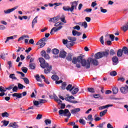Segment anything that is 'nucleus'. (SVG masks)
<instances>
[{"label": "nucleus", "instance_id": "09e8293b", "mask_svg": "<svg viewBox=\"0 0 128 128\" xmlns=\"http://www.w3.org/2000/svg\"><path fill=\"white\" fill-rule=\"evenodd\" d=\"M22 70L23 72H24V74H26V72H28V68L23 67L22 68Z\"/></svg>", "mask_w": 128, "mask_h": 128}, {"label": "nucleus", "instance_id": "338daca9", "mask_svg": "<svg viewBox=\"0 0 128 128\" xmlns=\"http://www.w3.org/2000/svg\"><path fill=\"white\" fill-rule=\"evenodd\" d=\"M0 30H6V26L4 25H0Z\"/></svg>", "mask_w": 128, "mask_h": 128}, {"label": "nucleus", "instance_id": "8fccbe9b", "mask_svg": "<svg viewBox=\"0 0 128 128\" xmlns=\"http://www.w3.org/2000/svg\"><path fill=\"white\" fill-rule=\"evenodd\" d=\"M79 122L82 124H86V121L84 119L80 118L79 120Z\"/></svg>", "mask_w": 128, "mask_h": 128}, {"label": "nucleus", "instance_id": "473e14b6", "mask_svg": "<svg viewBox=\"0 0 128 128\" xmlns=\"http://www.w3.org/2000/svg\"><path fill=\"white\" fill-rule=\"evenodd\" d=\"M107 36H108L109 37V38L110 39L111 42H114V35L112 34H110Z\"/></svg>", "mask_w": 128, "mask_h": 128}, {"label": "nucleus", "instance_id": "0eeeda50", "mask_svg": "<svg viewBox=\"0 0 128 128\" xmlns=\"http://www.w3.org/2000/svg\"><path fill=\"white\" fill-rule=\"evenodd\" d=\"M58 112L59 114H64V116H68V118H70L71 115L70 112V110H68V109H65L64 110H59Z\"/></svg>", "mask_w": 128, "mask_h": 128}, {"label": "nucleus", "instance_id": "0e129e2a", "mask_svg": "<svg viewBox=\"0 0 128 128\" xmlns=\"http://www.w3.org/2000/svg\"><path fill=\"white\" fill-rule=\"evenodd\" d=\"M118 80H120V82H124L125 79L123 77L118 78Z\"/></svg>", "mask_w": 128, "mask_h": 128}, {"label": "nucleus", "instance_id": "7ed1b4c3", "mask_svg": "<svg viewBox=\"0 0 128 128\" xmlns=\"http://www.w3.org/2000/svg\"><path fill=\"white\" fill-rule=\"evenodd\" d=\"M78 4V2L74 1L71 3V8H70L69 6H63L62 8L64 10H65V12H74V10H76V8Z\"/></svg>", "mask_w": 128, "mask_h": 128}, {"label": "nucleus", "instance_id": "423d86ee", "mask_svg": "<svg viewBox=\"0 0 128 128\" xmlns=\"http://www.w3.org/2000/svg\"><path fill=\"white\" fill-rule=\"evenodd\" d=\"M108 56V52H98L95 54L94 58L97 60L99 58H104V56Z\"/></svg>", "mask_w": 128, "mask_h": 128}, {"label": "nucleus", "instance_id": "7c9ffc66", "mask_svg": "<svg viewBox=\"0 0 128 128\" xmlns=\"http://www.w3.org/2000/svg\"><path fill=\"white\" fill-rule=\"evenodd\" d=\"M122 50L123 52H124V54H128V48L124 46L122 48Z\"/></svg>", "mask_w": 128, "mask_h": 128}, {"label": "nucleus", "instance_id": "dca6fc26", "mask_svg": "<svg viewBox=\"0 0 128 128\" xmlns=\"http://www.w3.org/2000/svg\"><path fill=\"white\" fill-rule=\"evenodd\" d=\"M80 112V108H76L71 110V113L72 114H76V112Z\"/></svg>", "mask_w": 128, "mask_h": 128}, {"label": "nucleus", "instance_id": "58836bf2", "mask_svg": "<svg viewBox=\"0 0 128 128\" xmlns=\"http://www.w3.org/2000/svg\"><path fill=\"white\" fill-rule=\"evenodd\" d=\"M2 118H8V116H10V114H8V113L7 112H4L2 114Z\"/></svg>", "mask_w": 128, "mask_h": 128}, {"label": "nucleus", "instance_id": "a878e982", "mask_svg": "<svg viewBox=\"0 0 128 128\" xmlns=\"http://www.w3.org/2000/svg\"><path fill=\"white\" fill-rule=\"evenodd\" d=\"M12 96L18 98H22V94L14 93L12 94Z\"/></svg>", "mask_w": 128, "mask_h": 128}, {"label": "nucleus", "instance_id": "c9c22d12", "mask_svg": "<svg viewBox=\"0 0 128 128\" xmlns=\"http://www.w3.org/2000/svg\"><path fill=\"white\" fill-rule=\"evenodd\" d=\"M22 79L24 80V84H30V80H28V78H22Z\"/></svg>", "mask_w": 128, "mask_h": 128}, {"label": "nucleus", "instance_id": "603ef678", "mask_svg": "<svg viewBox=\"0 0 128 128\" xmlns=\"http://www.w3.org/2000/svg\"><path fill=\"white\" fill-rule=\"evenodd\" d=\"M40 104H46V102H48V100H46L40 99L39 101Z\"/></svg>", "mask_w": 128, "mask_h": 128}, {"label": "nucleus", "instance_id": "79ce46f5", "mask_svg": "<svg viewBox=\"0 0 128 128\" xmlns=\"http://www.w3.org/2000/svg\"><path fill=\"white\" fill-rule=\"evenodd\" d=\"M52 80H58V76L56 75H53L52 76Z\"/></svg>", "mask_w": 128, "mask_h": 128}, {"label": "nucleus", "instance_id": "3c124183", "mask_svg": "<svg viewBox=\"0 0 128 128\" xmlns=\"http://www.w3.org/2000/svg\"><path fill=\"white\" fill-rule=\"evenodd\" d=\"M82 26H84V28H88V23L86 22H84L82 23Z\"/></svg>", "mask_w": 128, "mask_h": 128}, {"label": "nucleus", "instance_id": "39448f33", "mask_svg": "<svg viewBox=\"0 0 128 128\" xmlns=\"http://www.w3.org/2000/svg\"><path fill=\"white\" fill-rule=\"evenodd\" d=\"M60 20H61V22H66L64 15H62L61 18L60 17V16H57L53 18H50L49 22H58Z\"/></svg>", "mask_w": 128, "mask_h": 128}, {"label": "nucleus", "instance_id": "4468645a", "mask_svg": "<svg viewBox=\"0 0 128 128\" xmlns=\"http://www.w3.org/2000/svg\"><path fill=\"white\" fill-rule=\"evenodd\" d=\"M72 34L74 36H80V34H82V33L80 32H78L76 30H73L72 31Z\"/></svg>", "mask_w": 128, "mask_h": 128}, {"label": "nucleus", "instance_id": "5701e85b", "mask_svg": "<svg viewBox=\"0 0 128 128\" xmlns=\"http://www.w3.org/2000/svg\"><path fill=\"white\" fill-rule=\"evenodd\" d=\"M71 100H74V98L73 96H67L65 98V100H66L67 102H72Z\"/></svg>", "mask_w": 128, "mask_h": 128}, {"label": "nucleus", "instance_id": "cd10ccee", "mask_svg": "<svg viewBox=\"0 0 128 128\" xmlns=\"http://www.w3.org/2000/svg\"><path fill=\"white\" fill-rule=\"evenodd\" d=\"M10 78H12V80H18V78L16 76V74H10L9 76Z\"/></svg>", "mask_w": 128, "mask_h": 128}, {"label": "nucleus", "instance_id": "20e7f679", "mask_svg": "<svg viewBox=\"0 0 128 128\" xmlns=\"http://www.w3.org/2000/svg\"><path fill=\"white\" fill-rule=\"evenodd\" d=\"M60 24H62V22H58L55 24L54 26L56 27H54L51 30V31L50 32L51 35L54 34L52 32H58V30H60L62 28V25Z\"/></svg>", "mask_w": 128, "mask_h": 128}, {"label": "nucleus", "instance_id": "a211bd4d", "mask_svg": "<svg viewBox=\"0 0 128 128\" xmlns=\"http://www.w3.org/2000/svg\"><path fill=\"white\" fill-rule=\"evenodd\" d=\"M74 88V86H72V85L70 84L66 88V90H69L70 92H72V90Z\"/></svg>", "mask_w": 128, "mask_h": 128}, {"label": "nucleus", "instance_id": "ea45409f", "mask_svg": "<svg viewBox=\"0 0 128 128\" xmlns=\"http://www.w3.org/2000/svg\"><path fill=\"white\" fill-rule=\"evenodd\" d=\"M2 122H3L4 124L2 126V128L4 126H6L8 124H10V121H6V120H4L2 121Z\"/></svg>", "mask_w": 128, "mask_h": 128}, {"label": "nucleus", "instance_id": "9d476101", "mask_svg": "<svg viewBox=\"0 0 128 128\" xmlns=\"http://www.w3.org/2000/svg\"><path fill=\"white\" fill-rule=\"evenodd\" d=\"M42 56H44L46 60H50V55L46 54V52L44 50L41 52Z\"/></svg>", "mask_w": 128, "mask_h": 128}, {"label": "nucleus", "instance_id": "2f4dec72", "mask_svg": "<svg viewBox=\"0 0 128 128\" xmlns=\"http://www.w3.org/2000/svg\"><path fill=\"white\" fill-rule=\"evenodd\" d=\"M112 92L114 94H116L118 92V88L116 87H114L112 88Z\"/></svg>", "mask_w": 128, "mask_h": 128}, {"label": "nucleus", "instance_id": "4c0bfd02", "mask_svg": "<svg viewBox=\"0 0 128 128\" xmlns=\"http://www.w3.org/2000/svg\"><path fill=\"white\" fill-rule=\"evenodd\" d=\"M68 40H70V42H76V38L74 37L69 36V37H68Z\"/></svg>", "mask_w": 128, "mask_h": 128}, {"label": "nucleus", "instance_id": "774afa93", "mask_svg": "<svg viewBox=\"0 0 128 128\" xmlns=\"http://www.w3.org/2000/svg\"><path fill=\"white\" fill-rule=\"evenodd\" d=\"M115 52H114V50H110V56H114V54Z\"/></svg>", "mask_w": 128, "mask_h": 128}, {"label": "nucleus", "instance_id": "49530a36", "mask_svg": "<svg viewBox=\"0 0 128 128\" xmlns=\"http://www.w3.org/2000/svg\"><path fill=\"white\" fill-rule=\"evenodd\" d=\"M14 84H11V85L9 86L8 88H6V90H12V88H14Z\"/></svg>", "mask_w": 128, "mask_h": 128}, {"label": "nucleus", "instance_id": "864d4df0", "mask_svg": "<svg viewBox=\"0 0 128 128\" xmlns=\"http://www.w3.org/2000/svg\"><path fill=\"white\" fill-rule=\"evenodd\" d=\"M14 39V36H11L8 37L6 38V40L5 41V44H6L8 42H9L10 40H13Z\"/></svg>", "mask_w": 128, "mask_h": 128}, {"label": "nucleus", "instance_id": "bb28decb", "mask_svg": "<svg viewBox=\"0 0 128 128\" xmlns=\"http://www.w3.org/2000/svg\"><path fill=\"white\" fill-rule=\"evenodd\" d=\"M46 42V38H44L40 40L38 42H37L36 44H40L42 42Z\"/></svg>", "mask_w": 128, "mask_h": 128}, {"label": "nucleus", "instance_id": "f3484780", "mask_svg": "<svg viewBox=\"0 0 128 128\" xmlns=\"http://www.w3.org/2000/svg\"><path fill=\"white\" fill-rule=\"evenodd\" d=\"M112 60L114 62V64H117L118 62V57L116 56H114L112 58Z\"/></svg>", "mask_w": 128, "mask_h": 128}, {"label": "nucleus", "instance_id": "6e6d98bb", "mask_svg": "<svg viewBox=\"0 0 128 128\" xmlns=\"http://www.w3.org/2000/svg\"><path fill=\"white\" fill-rule=\"evenodd\" d=\"M62 42L64 44H68V42H70V41L68 40H64V39L62 40Z\"/></svg>", "mask_w": 128, "mask_h": 128}, {"label": "nucleus", "instance_id": "6e6552de", "mask_svg": "<svg viewBox=\"0 0 128 128\" xmlns=\"http://www.w3.org/2000/svg\"><path fill=\"white\" fill-rule=\"evenodd\" d=\"M120 92L122 94H128V86H125L124 87H122L120 89Z\"/></svg>", "mask_w": 128, "mask_h": 128}, {"label": "nucleus", "instance_id": "f8f14e48", "mask_svg": "<svg viewBox=\"0 0 128 128\" xmlns=\"http://www.w3.org/2000/svg\"><path fill=\"white\" fill-rule=\"evenodd\" d=\"M110 40V37L106 35L105 36V41L106 42L108 46H110V44H112V41L109 40Z\"/></svg>", "mask_w": 128, "mask_h": 128}, {"label": "nucleus", "instance_id": "a19ab883", "mask_svg": "<svg viewBox=\"0 0 128 128\" xmlns=\"http://www.w3.org/2000/svg\"><path fill=\"white\" fill-rule=\"evenodd\" d=\"M44 122H45L46 124V126H48V124H52V120H50L49 119H47V120H44Z\"/></svg>", "mask_w": 128, "mask_h": 128}, {"label": "nucleus", "instance_id": "1a4fd4ad", "mask_svg": "<svg viewBox=\"0 0 128 128\" xmlns=\"http://www.w3.org/2000/svg\"><path fill=\"white\" fill-rule=\"evenodd\" d=\"M18 8V6H16L14 7V8H12L11 9H8V10H4V12L6 14H10V12H14L15 10H16Z\"/></svg>", "mask_w": 128, "mask_h": 128}, {"label": "nucleus", "instance_id": "5fc2aeb1", "mask_svg": "<svg viewBox=\"0 0 128 128\" xmlns=\"http://www.w3.org/2000/svg\"><path fill=\"white\" fill-rule=\"evenodd\" d=\"M100 12H103L104 14H106V12H108V10H106V9H104L102 8V7H100Z\"/></svg>", "mask_w": 128, "mask_h": 128}, {"label": "nucleus", "instance_id": "f704fd0d", "mask_svg": "<svg viewBox=\"0 0 128 128\" xmlns=\"http://www.w3.org/2000/svg\"><path fill=\"white\" fill-rule=\"evenodd\" d=\"M108 112V110H104L102 112H100V116L102 118V116H104L106 114V112Z\"/></svg>", "mask_w": 128, "mask_h": 128}, {"label": "nucleus", "instance_id": "37998d69", "mask_svg": "<svg viewBox=\"0 0 128 128\" xmlns=\"http://www.w3.org/2000/svg\"><path fill=\"white\" fill-rule=\"evenodd\" d=\"M38 44H39L38 48H44V46H46V42H43L40 43V44H38L36 45L38 46Z\"/></svg>", "mask_w": 128, "mask_h": 128}, {"label": "nucleus", "instance_id": "f03ea898", "mask_svg": "<svg viewBox=\"0 0 128 128\" xmlns=\"http://www.w3.org/2000/svg\"><path fill=\"white\" fill-rule=\"evenodd\" d=\"M39 61L40 64V66L42 68H46L44 70V74H48L50 72V70L52 69V66L48 65V63L46 62V60L44 58H40Z\"/></svg>", "mask_w": 128, "mask_h": 128}, {"label": "nucleus", "instance_id": "412c9836", "mask_svg": "<svg viewBox=\"0 0 128 128\" xmlns=\"http://www.w3.org/2000/svg\"><path fill=\"white\" fill-rule=\"evenodd\" d=\"M85 120H88L89 122H92V120H94V118H92V114H89L88 116V118H86Z\"/></svg>", "mask_w": 128, "mask_h": 128}, {"label": "nucleus", "instance_id": "a18cd8bd", "mask_svg": "<svg viewBox=\"0 0 128 128\" xmlns=\"http://www.w3.org/2000/svg\"><path fill=\"white\" fill-rule=\"evenodd\" d=\"M18 88H20V90H22L24 88H26L25 86H24V85H22V84H18Z\"/></svg>", "mask_w": 128, "mask_h": 128}, {"label": "nucleus", "instance_id": "680f3d73", "mask_svg": "<svg viewBox=\"0 0 128 128\" xmlns=\"http://www.w3.org/2000/svg\"><path fill=\"white\" fill-rule=\"evenodd\" d=\"M18 88L17 86H14L13 87L12 90H13V92H16L18 91Z\"/></svg>", "mask_w": 128, "mask_h": 128}, {"label": "nucleus", "instance_id": "69168bd1", "mask_svg": "<svg viewBox=\"0 0 128 128\" xmlns=\"http://www.w3.org/2000/svg\"><path fill=\"white\" fill-rule=\"evenodd\" d=\"M97 4H96V2H92L91 6H92V8H94V6H97Z\"/></svg>", "mask_w": 128, "mask_h": 128}, {"label": "nucleus", "instance_id": "f257e3e1", "mask_svg": "<svg viewBox=\"0 0 128 128\" xmlns=\"http://www.w3.org/2000/svg\"><path fill=\"white\" fill-rule=\"evenodd\" d=\"M90 62H92L94 66H98V62L96 59L92 58H88L87 60H84L82 56H78L76 57H74L72 60V64H76V66L80 68L81 64L82 66H84L86 68H90Z\"/></svg>", "mask_w": 128, "mask_h": 128}, {"label": "nucleus", "instance_id": "ddd939ff", "mask_svg": "<svg viewBox=\"0 0 128 128\" xmlns=\"http://www.w3.org/2000/svg\"><path fill=\"white\" fill-rule=\"evenodd\" d=\"M60 58H64L66 56V52L65 51H61L59 55Z\"/></svg>", "mask_w": 128, "mask_h": 128}, {"label": "nucleus", "instance_id": "2eb2a0df", "mask_svg": "<svg viewBox=\"0 0 128 128\" xmlns=\"http://www.w3.org/2000/svg\"><path fill=\"white\" fill-rule=\"evenodd\" d=\"M113 106L112 104H107L104 106H100L98 108V110H104V108H110V106Z\"/></svg>", "mask_w": 128, "mask_h": 128}, {"label": "nucleus", "instance_id": "bf43d9fd", "mask_svg": "<svg viewBox=\"0 0 128 128\" xmlns=\"http://www.w3.org/2000/svg\"><path fill=\"white\" fill-rule=\"evenodd\" d=\"M74 30H80V26H76L73 27Z\"/></svg>", "mask_w": 128, "mask_h": 128}, {"label": "nucleus", "instance_id": "393cba45", "mask_svg": "<svg viewBox=\"0 0 128 128\" xmlns=\"http://www.w3.org/2000/svg\"><path fill=\"white\" fill-rule=\"evenodd\" d=\"M29 68L30 70H34L36 68V64L30 63Z\"/></svg>", "mask_w": 128, "mask_h": 128}, {"label": "nucleus", "instance_id": "6ab92c4d", "mask_svg": "<svg viewBox=\"0 0 128 128\" xmlns=\"http://www.w3.org/2000/svg\"><path fill=\"white\" fill-rule=\"evenodd\" d=\"M28 38V35H24L18 39V42H20V40H24V38Z\"/></svg>", "mask_w": 128, "mask_h": 128}, {"label": "nucleus", "instance_id": "4d7b16f0", "mask_svg": "<svg viewBox=\"0 0 128 128\" xmlns=\"http://www.w3.org/2000/svg\"><path fill=\"white\" fill-rule=\"evenodd\" d=\"M55 102H58V104H60V102H62V100H60L58 99V98L57 97H55L54 98Z\"/></svg>", "mask_w": 128, "mask_h": 128}, {"label": "nucleus", "instance_id": "c85d7f7f", "mask_svg": "<svg viewBox=\"0 0 128 128\" xmlns=\"http://www.w3.org/2000/svg\"><path fill=\"white\" fill-rule=\"evenodd\" d=\"M33 104H34V106H36V108H40V106H38V104H40V101H38V100H34L33 101Z\"/></svg>", "mask_w": 128, "mask_h": 128}, {"label": "nucleus", "instance_id": "e433bc0d", "mask_svg": "<svg viewBox=\"0 0 128 128\" xmlns=\"http://www.w3.org/2000/svg\"><path fill=\"white\" fill-rule=\"evenodd\" d=\"M121 28L122 30H124V32H126V30H128V24L123 26Z\"/></svg>", "mask_w": 128, "mask_h": 128}, {"label": "nucleus", "instance_id": "c03bdc74", "mask_svg": "<svg viewBox=\"0 0 128 128\" xmlns=\"http://www.w3.org/2000/svg\"><path fill=\"white\" fill-rule=\"evenodd\" d=\"M66 82H64L62 84L61 88L62 90H66Z\"/></svg>", "mask_w": 128, "mask_h": 128}, {"label": "nucleus", "instance_id": "9b49d317", "mask_svg": "<svg viewBox=\"0 0 128 128\" xmlns=\"http://www.w3.org/2000/svg\"><path fill=\"white\" fill-rule=\"evenodd\" d=\"M8 126H10V128H18V124H16V122H10Z\"/></svg>", "mask_w": 128, "mask_h": 128}, {"label": "nucleus", "instance_id": "aec40b11", "mask_svg": "<svg viewBox=\"0 0 128 128\" xmlns=\"http://www.w3.org/2000/svg\"><path fill=\"white\" fill-rule=\"evenodd\" d=\"M78 88H74H74L71 91L72 94H78Z\"/></svg>", "mask_w": 128, "mask_h": 128}, {"label": "nucleus", "instance_id": "052dcab7", "mask_svg": "<svg viewBox=\"0 0 128 128\" xmlns=\"http://www.w3.org/2000/svg\"><path fill=\"white\" fill-rule=\"evenodd\" d=\"M100 42H101V44H104V36H102L100 38Z\"/></svg>", "mask_w": 128, "mask_h": 128}, {"label": "nucleus", "instance_id": "de8ad7c7", "mask_svg": "<svg viewBox=\"0 0 128 128\" xmlns=\"http://www.w3.org/2000/svg\"><path fill=\"white\" fill-rule=\"evenodd\" d=\"M116 74H117V73L116 71H112L110 72V76H116Z\"/></svg>", "mask_w": 128, "mask_h": 128}, {"label": "nucleus", "instance_id": "72a5a7b5", "mask_svg": "<svg viewBox=\"0 0 128 128\" xmlns=\"http://www.w3.org/2000/svg\"><path fill=\"white\" fill-rule=\"evenodd\" d=\"M58 52H60V50L56 48H54L52 50V53H53L54 54H58Z\"/></svg>", "mask_w": 128, "mask_h": 128}, {"label": "nucleus", "instance_id": "e2e57ef3", "mask_svg": "<svg viewBox=\"0 0 128 128\" xmlns=\"http://www.w3.org/2000/svg\"><path fill=\"white\" fill-rule=\"evenodd\" d=\"M42 118V115L40 114H38L37 116L36 117V120H40Z\"/></svg>", "mask_w": 128, "mask_h": 128}, {"label": "nucleus", "instance_id": "c756f323", "mask_svg": "<svg viewBox=\"0 0 128 128\" xmlns=\"http://www.w3.org/2000/svg\"><path fill=\"white\" fill-rule=\"evenodd\" d=\"M122 49H119L118 50V52H117V56H122Z\"/></svg>", "mask_w": 128, "mask_h": 128}, {"label": "nucleus", "instance_id": "b1692460", "mask_svg": "<svg viewBox=\"0 0 128 128\" xmlns=\"http://www.w3.org/2000/svg\"><path fill=\"white\" fill-rule=\"evenodd\" d=\"M66 58L68 62H72V55L70 54H68Z\"/></svg>", "mask_w": 128, "mask_h": 128}, {"label": "nucleus", "instance_id": "13d9d810", "mask_svg": "<svg viewBox=\"0 0 128 128\" xmlns=\"http://www.w3.org/2000/svg\"><path fill=\"white\" fill-rule=\"evenodd\" d=\"M88 91L90 92H94V88H88Z\"/></svg>", "mask_w": 128, "mask_h": 128}, {"label": "nucleus", "instance_id": "4be33fe9", "mask_svg": "<svg viewBox=\"0 0 128 128\" xmlns=\"http://www.w3.org/2000/svg\"><path fill=\"white\" fill-rule=\"evenodd\" d=\"M38 16H36L32 21V28H34V25L38 22Z\"/></svg>", "mask_w": 128, "mask_h": 128}]
</instances>
